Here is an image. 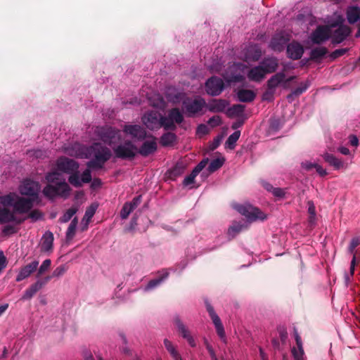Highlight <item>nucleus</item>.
Returning a JSON list of instances; mask_svg holds the SVG:
<instances>
[{"instance_id": "11", "label": "nucleus", "mask_w": 360, "mask_h": 360, "mask_svg": "<svg viewBox=\"0 0 360 360\" xmlns=\"http://www.w3.org/2000/svg\"><path fill=\"white\" fill-rule=\"evenodd\" d=\"M41 186L37 181L30 179H25L19 186V191L21 195L32 197L33 200L38 198Z\"/></svg>"}, {"instance_id": "40", "label": "nucleus", "mask_w": 360, "mask_h": 360, "mask_svg": "<svg viewBox=\"0 0 360 360\" xmlns=\"http://www.w3.org/2000/svg\"><path fill=\"white\" fill-rule=\"evenodd\" d=\"M78 220L75 217L70 222L65 233L66 240L68 242L72 240L75 236L76 229L77 226Z\"/></svg>"}, {"instance_id": "26", "label": "nucleus", "mask_w": 360, "mask_h": 360, "mask_svg": "<svg viewBox=\"0 0 360 360\" xmlns=\"http://www.w3.org/2000/svg\"><path fill=\"white\" fill-rule=\"evenodd\" d=\"M287 53L292 60L300 59L304 53L303 46L298 42H292L287 46Z\"/></svg>"}, {"instance_id": "4", "label": "nucleus", "mask_w": 360, "mask_h": 360, "mask_svg": "<svg viewBox=\"0 0 360 360\" xmlns=\"http://www.w3.org/2000/svg\"><path fill=\"white\" fill-rule=\"evenodd\" d=\"M94 131L98 139L110 146L121 139L120 131L111 127H96Z\"/></svg>"}, {"instance_id": "47", "label": "nucleus", "mask_w": 360, "mask_h": 360, "mask_svg": "<svg viewBox=\"0 0 360 360\" xmlns=\"http://www.w3.org/2000/svg\"><path fill=\"white\" fill-rule=\"evenodd\" d=\"M224 159L223 158L212 160L208 167L209 172L212 173L217 171L224 165Z\"/></svg>"}, {"instance_id": "61", "label": "nucleus", "mask_w": 360, "mask_h": 360, "mask_svg": "<svg viewBox=\"0 0 360 360\" xmlns=\"http://www.w3.org/2000/svg\"><path fill=\"white\" fill-rule=\"evenodd\" d=\"M84 360H95L91 352L88 349H84L82 352Z\"/></svg>"}, {"instance_id": "63", "label": "nucleus", "mask_w": 360, "mask_h": 360, "mask_svg": "<svg viewBox=\"0 0 360 360\" xmlns=\"http://www.w3.org/2000/svg\"><path fill=\"white\" fill-rule=\"evenodd\" d=\"M206 349H207L210 357L212 360H218L217 357L216 356V354L214 351V349L212 348V345L210 344H207Z\"/></svg>"}, {"instance_id": "50", "label": "nucleus", "mask_w": 360, "mask_h": 360, "mask_svg": "<svg viewBox=\"0 0 360 360\" xmlns=\"http://www.w3.org/2000/svg\"><path fill=\"white\" fill-rule=\"evenodd\" d=\"M308 213L309 214V222L314 223L316 219V212L314 203L311 200L307 202Z\"/></svg>"}, {"instance_id": "23", "label": "nucleus", "mask_w": 360, "mask_h": 360, "mask_svg": "<svg viewBox=\"0 0 360 360\" xmlns=\"http://www.w3.org/2000/svg\"><path fill=\"white\" fill-rule=\"evenodd\" d=\"M174 323L182 338L187 340L191 347H195L196 343L195 339L191 335L188 328L182 323V321L179 318H176L174 319Z\"/></svg>"}, {"instance_id": "24", "label": "nucleus", "mask_w": 360, "mask_h": 360, "mask_svg": "<svg viewBox=\"0 0 360 360\" xmlns=\"http://www.w3.org/2000/svg\"><path fill=\"white\" fill-rule=\"evenodd\" d=\"M157 150V141L155 138L153 137L151 139L147 140L143 143L137 153H140L142 156L146 157L155 153Z\"/></svg>"}, {"instance_id": "41", "label": "nucleus", "mask_w": 360, "mask_h": 360, "mask_svg": "<svg viewBox=\"0 0 360 360\" xmlns=\"http://www.w3.org/2000/svg\"><path fill=\"white\" fill-rule=\"evenodd\" d=\"M262 56V51L257 45H251L248 49L247 57L252 60H258Z\"/></svg>"}, {"instance_id": "6", "label": "nucleus", "mask_w": 360, "mask_h": 360, "mask_svg": "<svg viewBox=\"0 0 360 360\" xmlns=\"http://www.w3.org/2000/svg\"><path fill=\"white\" fill-rule=\"evenodd\" d=\"M183 108L188 117H193L200 113L206 106L205 100L201 97L194 99L186 97L183 101Z\"/></svg>"}, {"instance_id": "13", "label": "nucleus", "mask_w": 360, "mask_h": 360, "mask_svg": "<svg viewBox=\"0 0 360 360\" xmlns=\"http://www.w3.org/2000/svg\"><path fill=\"white\" fill-rule=\"evenodd\" d=\"M331 34L330 27L319 25L311 32L309 39L313 44H320L328 40Z\"/></svg>"}, {"instance_id": "39", "label": "nucleus", "mask_w": 360, "mask_h": 360, "mask_svg": "<svg viewBox=\"0 0 360 360\" xmlns=\"http://www.w3.org/2000/svg\"><path fill=\"white\" fill-rule=\"evenodd\" d=\"M17 195L15 193H9L6 195L0 197V207H7L10 206L13 207V204L15 202Z\"/></svg>"}, {"instance_id": "60", "label": "nucleus", "mask_w": 360, "mask_h": 360, "mask_svg": "<svg viewBox=\"0 0 360 360\" xmlns=\"http://www.w3.org/2000/svg\"><path fill=\"white\" fill-rule=\"evenodd\" d=\"M317 163H314L310 161H304L302 162V167L306 171H310L311 169L316 167Z\"/></svg>"}, {"instance_id": "5", "label": "nucleus", "mask_w": 360, "mask_h": 360, "mask_svg": "<svg viewBox=\"0 0 360 360\" xmlns=\"http://www.w3.org/2000/svg\"><path fill=\"white\" fill-rule=\"evenodd\" d=\"M246 65L241 63H234L222 74L224 80L229 83L239 82L244 80V69Z\"/></svg>"}, {"instance_id": "43", "label": "nucleus", "mask_w": 360, "mask_h": 360, "mask_svg": "<svg viewBox=\"0 0 360 360\" xmlns=\"http://www.w3.org/2000/svg\"><path fill=\"white\" fill-rule=\"evenodd\" d=\"M246 227L247 226H245V223H235L229 229L228 235L233 238Z\"/></svg>"}, {"instance_id": "10", "label": "nucleus", "mask_w": 360, "mask_h": 360, "mask_svg": "<svg viewBox=\"0 0 360 360\" xmlns=\"http://www.w3.org/2000/svg\"><path fill=\"white\" fill-rule=\"evenodd\" d=\"M115 156L121 159H131L137 153V148L130 141H127L124 143L117 146L113 148Z\"/></svg>"}, {"instance_id": "7", "label": "nucleus", "mask_w": 360, "mask_h": 360, "mask_svg": "<svg viewBox=\"0 0 360 360\" xmlns=\"http://www.w3.org/2000/svg\"><path fill=\"white\" fill-rule=\"evenodd\" d=\"M184 120V115L177 108L169 110L167 116L163 115V129L166 131H174L176 124H181Z\"/></svg>"}, {"instance_id": "62", "label": "nucleus", "mask_w": 360, "mask_h": 360, "mask_svg": "<svg viewBox=\"0 0 360 360\" xmlns=\"http://www.w3.org/2000/svg\"><path fill=\"white\" fill-rule=\"evenodd\" d=\"M348 49H336L332 53H331V57L333 58H338L342 55H344L345 53H346L347 52Z\"/></svg>"}, {"instance_id": "48", "label": "nucleus", "mask_w": 360, "mask_h": 360, "mask_svg": "<svg viewBox=\"0 0 360 360\" xmlns=\"http://www.w3.org/2000/svg\"><path fill=\"white\" fill-rule=\"evenodd\" d=\"M309 83L307 81L304 83H301L300 86L295 89L290 95L288 96L290 98L292 96H297L304 93L309 87Z\"/></svg>"}, {"instance_id": "53", "label": "nucleus", "mask_w": 360, "mask_h": 360, "mask_svg": "<svg viewBox=\"0 0 360 360\" xmlns=\"http://www.w3.org/2000/svg\"><path fill=\"white\" fill-rule=\"evenodd\" d=\"M292 353L294 356L295 360H305L304 356V349L302 345L300 347H293L292 349Z\"/></svg>"}, {"instance_id": "28", "label": "nucleus", "mask_w": 360, "mask_h": 360, "mask_svg": "<svg viewBox=\"0 0 360 360\" xmlns=\"http://www.w3.org/2000/svg\"><path fill=\"white\" fill-rule=\"evenodd\" d=\"M229 105V103L224 99H212L210 101L208 102V103H206V108L207 110L212 112H223L227 105Z\"/></svg>"}, {"instance_id": "30", "label": "nucleus", "mask_w": 360, "mask_h": 360, "mask_svg": "<svg viewBox=\"0 0 360 360\" xmlns=\"http://www.w3.org/2000/svg\"><path fill=\"white\" fill-rule=\"evenodd\" d=\"M323 158L327 163L333 167L335 169H345L347 167V165L344 161L336 158L333 154L326 153L323 155Z\"/></svg>"}, {"instance_id": "36", "label": "nucleus", "mask_w": 360, "mask_h": 360, "mask_svg": "<svg viewBox=\"0 0 360 360\" xmlns=\"http://www.w3.org/2000/svg\"><path fill=\"white\" fill-rule=\"evenodd\" d=\"M238 100L240 102H251L252 101L256 94L252 90L250 89H239L237 91Z\"/></svg>"}, {"instance_id": "44", "label": "nucleus", "mask_w": 360, "mask_h": 360, "mask_svg": "<svg viewBox=\"0 0 360 360\" xmlns=\"http://www.w3.org/2000/svg\"><path fill=\"white\" fill-rule=\"evenodd\" d=\"M77 208L76 207H72L68 209L59 218L60 223H67L71 218L77 213Z\"/></svg>"}, {"instance_id": "34", "label": "nucleus", "mask_w": 360, "mask_h": 360, "mask_svg": "<svg viewBox=\"0 0 360 360\" xmlns=\"http://www.w3.org/2000/svg\"><path fill=\"white\" fill-rule=\"evenodd\" d=\"M186 169V165L183 162H178L172 169H170L167 174L168 178L174 180L176 177L181 176Z\"/></svg>"}, {"instance_id": "59", "label": "nucleus", "mask_w": 360, "mask_h": 360, "mask_svg": "<svg viewBox=\"0 0 360 360\" xmlns=\"http://www.w3.org/2000/svg\"><path fill=\"white\" fill-rule=\"evenodd\" d=\"M244 105H241V104H237V105H234L232 108H231V110L233 112V113H235L238 115H240L243 113L244 112Z\"/></svg>"}, {"instance_id": "17", "label": "nucleus", "mask_w": 360, "mask_h": 360, "mask_svg": "<svg viewBox=\"0 0 360 360\" xmlns=\"http://www.w3.org/2000/svg\"><path fill=\"white\" fill-rule=\"evenodd\" d=\"M123 131L137 140H143L146 137V130L138 124H125Z\"/></svg>"}, {"instance_id": "49", "label": "nucleus", "mask_w": 360, "mask_h": 360, "mask_svg": "<svg viewBox=\"0 0 360 360\" xmlns=\"http://www.w3.org/2000/svg\"><path fill=\"white\" fill-rule=\"evenodd\" d=\"M134 208L130 203L125 202L120 212V217L122 219H127L129 215L134 211Z\"/></svg>"}, {"instance_id": "33", "label": "nucleus", "mask_w": 360, "mask_h": 360, "mask_svg": "<svg viewBox=\"0 0 360 360\" xmlns=\"http://www.w3.org/2000/svg\"><path fill=\"white\" fill-rule=\"evenodd\" d=\"M160 274V276L158 278L151 280L148 282L147 285L144 288V291H149L155 288L160 285L162 281L169 276V271L167 269H163Z\"/></svg>"}, {"instance_id": "19", "label": "nucleus", "mask_w": 360, "mask_h": 360, "mask_svg": "<svg viewBox=\"0 0 360 360\" xmlns=\"http://www.w3.org/2000/svg\"><path fill=\"white\" fill-rule=\"evenodd\" d=\"M33 201L34 200L31 198L17 196L15 202L13 204L15 212L20 214L27 213L33 207Z\"/></svg>"}, {"instance_id": "9", "label": "nucleus", "mask_w": 360, "mask_h": 360, "mask_svg": "<svg viewBox=\"0 0 360 360\" xmlns=\"http://www.w3.org/2000/svg\"><path fill=\"white\" fill-rule=\"evenodd\" d=\"M143 124L149 129L163 128V115L157 111H149L142 117Z\"/></svg>"}, {"instance_id": "45", "label": "nucleus", "mask_w": 360, "mask_h": 360, "mask_svg": "<svg viewBox=\"0 0 360 360\" xmlns=\"http://www.w3.org/2000/svg\"><path fill=\"white\" fill-rule=\"evenodd\" d=\"M240 136V132L239 131H234L232 134H231L226 141V146L227 148L230 149H233L236 146V143L238 140Z\"/></svg>"}, {"instance_id": "51", "label": "nucleus", "mask_w": 360, "mask_h": 360, "mask_svg": "<svg viewBox=\"0 0 360 360\" xmlns=\"http://www.w3.org/2000/svg\"><path fill=\"white\" fill-rule=\"evenodd\" d=\"M51 259H45L38 269L37 277H39L41 275H42L44 273H45L46 271H48L51 266Z\"/></svg>"}, {"instance_id": "12", "label": "nucleus", "mask_w": 360, "mask_h": 360, "mask_svg": "<svg viewBox=\"0 0 360 360\" xmlns=\"http://www.w3.org/2000/svg\"><path fill=\"white\" fill-rule=\"evenodd\" d=\"M343 21L344 20L340 17L337 22L330 25V27L339 25L332 35V41L333 44H340L351 33V29L349 27L342 25Z\"/></svg>"}, {"instance_id": "54", "label": "nucleus", "mask_w": 360, "mask_h": 360, "mask_svg": "<svg viewBox=\"0 0 360 360\" xmlns=\"http://www.w3.org/2000/svg\"><path fill=\"white\" fill-rule=\"evenodd\" d=\"M164 345L171 356L178 352L174 345L168 339L165 338L163 341Z\"/></svg>"}, {"instance_id": "29", "label": "nucleus", "mask_w": 360, "mask_h": 360, "mask_svg": "<svg viewBox=\"0 0 360 360\" xmlns=\"http://www.w3.org/2000/svg\"><path fill=\"white\" fill-rule=\"evenodd\" d=\"M266 75L265 71L260 64L251 68L247 73L248 78L250 81L256 82H261L265 77Z\"/></svg>"}, {"instance_id": "20", "label": "nucleus", "mask_w": 360, "mask_h": 360, "mask_svg": "<svg viewBox=\"0 0 360 360\" xmlns=\"http://www.w3.org/2000/svg\"><path fill=\"white\" fill-rule=\"evenodd\" d=\"M25 219L18 217L15 212H11L7 207H0V222H13L15 224H21Z\"/></svg>"}, {"instance_id": "35", "label": "nucleus", "mask_w": 360, "mask_h": 360, "mask_svg": "<svg viewBox=\"0 0 360 360\" xmlns=\"http://www.w3.org/2000/svg\"><path fill=\"white\" fill-rule=\"evenodd\" d=\"M148 101L151 106L159 108L164 109L166 107V103L165 101L164 98L160 94L155 93L148 97Z\"/></svg>"}, {"instance_id": "22", "label": "nucleus", "mask_w": 360, "mask_h": 360, "mask_svg": "<svg viewBox=\"0 0 360 360\" xmlns=\"http://www.w3.org/2000/svg\"><path fill=\"white\" fill-rule=\"evenodd\" d=\"M39 266V262L38 261H33L31 263L22 266L17 276L15 281L17 282H20L27 278H28L32 273L37 271Z\"/></svg>"}, {"instance_id": "18", "label": "nucleus", "mask_w": 360, "mask_h": 360, "mask_svg": "<svg viewBox=\"0 0 360 360\" xmlns=\"http://www.w3.org/2000/svg\"><path fill=\"white\" fill-rule=\"evenodd\" d=\"M51 280V276H46L43 280H38L27 288L22 297V300H30L44 285H45Z\"/></svg>"}, {"instance_id": "16", "label": "nucleus", "mask_w": 360, "mask_h": 360, "mask_svg": "<svg viewBox=\"0 0 360 360\" xmlns=\"http://www.w3.org/2000/svg\"><path fill=\"white\" fill-rule=\"evenodd\" d=\"M165 95L167 101L173 104H178L180 102L183 103V101L186 97V94L184 92L178 90L174 86L167 87Z\"/></svg>"}, {"instance_id": "15", "label": "nucleus", "mask_w": 360, "mask_h": 360, "mask_svg": "<svg viewBox=\"0 0 360 360\" xmlns=\"http://www.w3.org/2000/svg\"><path fill=\"white\" fill-rule=\"evenodd\" d=\"M206 308H207V310L210 314V316L215 326L217 335H219L220 339L223 342H226V335H225L224 326L221 321L220 318L215 313L214 308L212 307V305L210 303L206 302Z\"/></svg>"}, {"instance_id": "31", "label": "nucleus", "mask_w": 360, "mask_h": 360, "mask_svg": "<svg viewBox=\"0 0 360 360\" xmlns=\"http://www.w3.org/2000/svg\"><path fill=\"white\" fill-rule=\"evenodd\" d=\"M98 205L91 204L85 211V214L82 219L81 231H84L88 229L89 224L96 213Z\"/></svg>"}, {"instance_id": "42", "label": "nucleus", "mask_w": 360, "mask_h": 360, "mask_svg": "<svg viewBox=\"0 0 360 360\" xmlns=\"http://www.w3.org/2000/svg\"><path fill=\"white\" fill-rule=\"evenodd\" d=\"M176 140V136L172 132H167L162 134L160 137V143L163 146H172Z\"/></svg>"}, {"instance_id": "32", "label": "nucleus", "mask_w": 360, "mask_h": 360, "mask_svg": "<svg viewBox=\"0 0 360 360\" xmlns=\"http://www.w3.org/2000/svg\"><path fill=\"white\" fill-rule=\"evenodd\" d=\"M266 74L274 72L278 67V60L276 57L265 58L260 63Z\"/></svg>"}, {"instance_id": "21", "label": "nucleus", "mask_w": 360, "mask_h": 360, "mask_svg": "<svg viewBox=\"0 0 360 360\" xmlns=\"http://www.w3.org/2000/svg\"><path fill=\"white\" fill-rule=\"evenodd\" d=\"M289 40L288 34L284 32H279L272 37L269 46L274 51H281Z\"/></svg>"}, {"instance_id": "8", "label": "nucleus", "mask_w": 360, "mask_h": 360, "mask_svg": "<svg viewBox=\"0 0 360 360\" xmlns=\"http://www.w3.org/2000/svg\"><path fill=\"white\" fill-rule=\"evenodd\" d=\"M233 208L242 215L245 216L248 221H252L257 219H264L266 216L258 208L252 206L250 204L233 205Z\"/></svg>"}, {"instance_id": "38", "label": "nucleus", "mask_w": 360, "mask_h": 360, "mask_svg": "<svg viewBox=\"0 0 360 360\" xmlns=\"http://www.w3.org/2000/svg\"><path fill=\"white\" fill-rule=\"evenodd\" d=\"M53 242V235L51 232L47 231L42 238L41 250L48 252L52 249Z\"/></svg>"}, {"instance_id": "57", "label": "nucleus", "mask_w": 360, "mask_h": 360, "mask_svg": "<svg viewBox=\"0 0 360 360\" xmlns=\"http://www.w3.org/2000/svg\"><path fill=\"white\" fill-rule=\"evenodd\" d=\"M43 214L38 210H34L29 213L28 218H30L32 221H37L42 219Z\"/></svg>"}, {"instance_id": "3", "label": "nucleus", "mask_w": 360, "mask_h": 360, "mask_svg": "<svg viewBox=\"0 0 360 360\" xmlns=\"http://www.w3.org/2000/svg\"><path fill=\"white\" fill-rule=\"evenodd\" d=\"M56 166L58 171L70 175L69 183L76 188L81 187L83 184H87L91 181V170L85 169L80 177L78 170L79 164L73 160L60 158L57 160Z\"/></svg>"}, {"instance_id": "37", "label": "nucleus", "mask_w": 360, "mask_h": 360, "mask_svg": "<svg viewBox=\"0 0 360 360\" xmlns=\"http://www.w3.org/2000/svg\"><path fill=\"white\" fill-rule=\"evenodd\" d=\"M347 18L349 23L354 24L360 19V8L350 6L347 10Z\"/></svg>"}, {"instance_id": "56", "label": "nucleus", "mask_w": 360, "mask_h": 360, "mask_svg": "<svg viewBox=\"0 0 360 360\" xmlns=\"http://www.w3.org/2000/svg\"><path fill=\"white\" fill-rule=\"evenodd\" d=\"M360 245V236L354 237L352 239L350 244L349 245V252L351 254L354 253V249Z\"/></svg>"}, {"instance_id": "55", "label": "nucleus", "mask_w": 360, "mask_h": 360, "mask_svg": "<svg viewBox=\"0 0 360 360\" xmlns=\"http://www.w3.org/2000/svg\"><path fill=\"white\" fill-rule=\"evenodd\" d=\"M207 124L211 128L219 126L221 124V117L218 115L213 116L209 119Z\"/></svg>"}, {"instance_id": "1", "label": "nucleus", "mask_w": 360, "mask_h": 360, "mask_svg": "<svg viewBox=\"0 0 360 360\" xmlns=\"http://www.w3.org/2000/svg\"><path fill=\"white\" fill-rule=\"evenodd\" d=\"M67 153L71 156L79 158H91L86 164L89 169L103 168L105 163L112 157L110 149L100 143H94L90 146L75 143Z\"/></svg>"}, {"instance_id": "14", "label": "nucleus", "mask_w": 360, "mask_h": 360, "mask_svg": "<svg viewBox=\"0 0 360 360\" xmlns=\"http://www.w3.org/2000/svg\"><path fill=\"white\" fill-rule=\"evenodd\" d=\"M224 89V81L216 76H213L208 79L205 82V91L211 96H218Z\"/></svg>"}, {"instance_id": "58", "label": "nucleus", "mask_w": 360, "mask_h": 360, "mask_svg": "<svg viewBox=\"0 0 360 360\" xmlns=\"http://www.w3.org/2000/svg\"><path fill=\"white\" fill-rule=\"evenodd\" d=\"M210 131L209 127L204 124H200L198 126L196 129V134L200 136H203L208 134Z\"/></svg>"}, {"instance_id": "52", "label": "nucleus", "mask_w": 360, "mask_h": 360, "mask_svg": "<svg viewBox=\"0 0 360 360\" xmlns=\"http://www.w3.org/2000/svg\"><path fill=\"white\" fill-rule=\"evenodd\" d=\"M67 270L68 267L64 264L56 267L52 272L51 276H50L51 279L52 278H59L62 276L67 271Z\"/></svg>"}, {"instance_id": "64", "label": "nucleus", "mask_w": 360, "mask_h": 360, "mask_svg": "<svg viewBox=\"0 0 360 360\" xmlns=\"http://www.w3.org/2000/svg\"><path fill=\"white\" fill-rule=\"evenodd\" d=\"M316 172L321 176H325L328 174L327 171L323 169L321 165L319 164L316 165Z\"/></svg>"}, {"instance_id": "46", "label": "nucleus", "mask_w": 360, "mask_h": 360, "mask_svg": "<svg viewBox=\"0 0 360 360\" xmlns=\"http://www.w3.org/2000/svg\"><path fill=\"white\" fill-rule=\"evenodd\" d=\"M327 53V49L325 47H316L311 51V58L314 60L323 58Z\"/></svg>"}, {"instance_id": "25", "label": "nucleus", "mask_w": 360, "mask_h": 360, "mask_svg": "<svg viewBox=\"0 0 360 360\" xmlns=\"http://www.w3.org/2000/svg\"><path fill=\"white\" fill-rule=\"evenodd\" d=\"M284 81L285 73L283 72H278L271 76L267 81V87L269 91L273 93L278 86L284 87Z\"/></svg>"}, {"instance_id": "2", "label": "nucleus", "mask_w": 360, "mask_h": 360, "mask_svg": "<svg viewBox=\"0 0 360 360\" xmlns=\"http://www.w3.org/2000/svg\"><path fill=\"white\" fill-rule=\"evenodd\" d=\"M45 179L49 183L42 190L45 198L54 200L57 198L67 199L70 197L72 189L58 171L48 172Z\"/></svg>"}, {"instance_id": "27", "label": "nucleus", "mask_w": 360, "mask_h": 360, "mask_svg": "<svg viewBox=\"0 0 360 360\" xmlns=\"http://www.w3.org/2000/svg\"><path fill=\"white\" fill-rule=\"evenodd\" d=\"M208 162L207 159L202 160L195 168L191 173L186 176L184 179L183 184L185 186H188L194 183L195 178L197 175L205 168Z\"/></svg>"}]
</instances>
